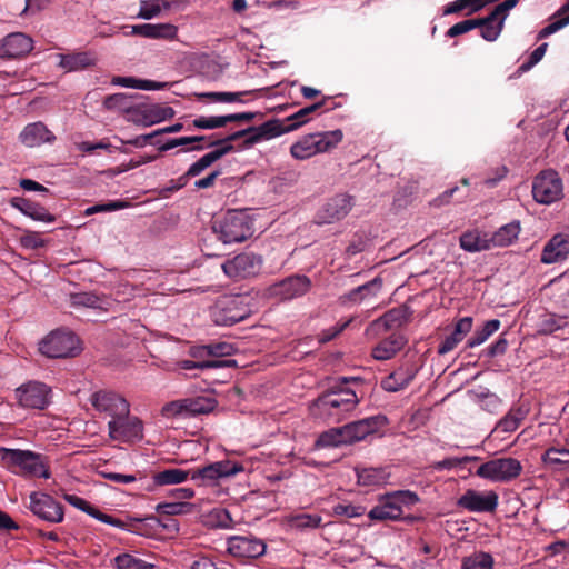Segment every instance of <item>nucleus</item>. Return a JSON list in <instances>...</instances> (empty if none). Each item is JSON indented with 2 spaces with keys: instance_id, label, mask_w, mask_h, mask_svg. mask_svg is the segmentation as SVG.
<instances>
[{
  "instance_id": "nucleus-45",
  "label": "nucleus",
  "mask_w": 569,
  "mask_h": 569,
  "mask_svg": "<svg viewBox=\"0 0 569 569\" xmlns=\"http://www.w3.org/2000/svg\"><path fill=\"white\" fill-rule=\"evenodd\" d=\"M500 328V321L492 319L487 321L481 328L477 329L472 337L468 340L469 348H476L485 343Z\"/></svg>"
},
{
  "instance_id": "nucleus-16",
  "label": "nucleus",
  "mask_w": 569,
  "mask_h": 569,
  "mask_svg": "<svg viewBox=\"0 0 569 569\" xmlns=\"http://www.w3.org/2000/svg\"><path fill=\"white\" fill-rule=\"evenodd\" d=\"M353 206V198L348 193H338L331 197L317 212L318 224L333 223L343 219Z\"/></svg>"
},
{
  "instance_id": "nucleus-8",
  "label": "nucleus",
  "mask_w": 569,
  "mask_h": 569,
  "mask_svg": "<svg viewBox=\"0 0 569 569\" xmlns=\"http://www.w3.org/2000/svg\"><path fill=\"white\" fill-rule=\"evenodd\" d=\"M533 199L541 204H551L562 197V181L553 170L541 171L532 182Z\"/></svg>"
},
{
  "instance_id": "nucleus-2",
  "label": "nucleus",
  "mask_w": 569,
  "mask_h": 569,
  "mask_svg": "<svg viewBox=\"0 0 569 569\" xmlns=\"http://www.w3.org/2000/svg\"><path fill=\"white\" fill-rule=\"evenodd\" d=\"M0 463L10 472L36 478H50L42 456L30 450L0 447Z\"/></svg>"
},
{
  "instance_id": "nucleus-26",
  "label": "nucleus",
  "mask_w": 569,
  "mask_h": 569,
  "mask_svg": "<svg viewBox=\"0 0 569 569\" xmlns=\"http://www.w3.org/2000/svg\"><path fill=\"white\" fill-rule=\"evenodd\" d=\"M473 320L471 317L460 318L456 325L453 332L448 336L438 347V352L440 355H446L453 350L458 343H460L467 333H469L472 329Z\"/></svg>"
},
{
  "instance_id": "nucleus-4",
  "label": "nucleus",
  "mask_w": 569,
  "mask_h": 569,
  "mask_svg": "<svg viewBox=\"0 0 569 569\" xmlns=\"http://www.w3.org/2000/svg\"><path fill=\"white\" fill-rule=\"evenodd\" d=\"M212 230L223 243L242 242L249 231V212L243 210H229L212 222Z\"/></svg>"
},
{
  "instance_id": "nucleus-47",
  "label": "nucleus",
  "mask_w": 569,
  "mask_h": 569,
  "mask_svg": "<svg viewBox=\"0 0 569 569\" xmlns=\"http://www.w3.org/2000/svg\"><path fill=\"white\" fill-rule=\"evenodd\" d=\"M321 522L322 518L319 515L297 513L289 517V525L299 530L319 528Z\"/></svg>"
},
{
  "instance_id": "nucleus-31",
  "label": "nucleus",
  "mask_w": 569,
  "mask_h": 569,
  "mask_svg": "<svg viewBox=\"0 0 569 569\" xmlns=\"http://www.w3.org/2000/svg\"><path fill=\"white\" fill-rule=\"evenodd\" d=\"M70 302L73 307H86L92 309L108 310L112 301L106 297H100L93 292H78L70 296Z\"/></svg>"
},
{
  "instance_id": "nucleus-41",
  "label": "nucleus",
  "mask_w": 569,
  "mask_h": 569,
  "mask_svg": "<svg viewBox=\"0 0 569 569\" xmlns=\"http://www.w3.org/2000/svg\"><path fill=\"white\" fill-rule=\"evenodd\" d=\"M178 368L181 370H207V369H219L226 367L236 366L234 360H207V359H197V360H181L177 363Z\"/></svg>"
},
{
  "instance_id": "nucleus-29",
  "label": "nucleus",
  "mask_w": 569,
  "mask_h": 569,
  "mask_svg": "<svg viewBox=\"0 0 569 569\" xmlns=\"http://www.w3.org/2000/svg\"><path fill=\"white\" fill-rule=\"evenodd\" d=\"M96 63V57L91 52H76L59 54V66L68 72L78 71Z\"/></svg>"
},
{
  "instance_id": "nucleus-61",
  "label": "nucleus",
  "mask_w": 569,
  "mask_h": 569,
  "mask_svg": "<svg viewBox=\"0 0 569 569\" xmlns=\"http://www.w3.org/2000/svg\"><path fill=\"white\" fill-rule=\"evenodd\" d=\"M309 121V118L306 116L302 109L298 110L296 113L289 116L286 119V127L288 131L297 130L302 124L307 123Z\"/></svg>"
},
{
  "instance_id": "nucleus-55",
  "label": "nucleus",
  "mask_w": 569,
  "mask_h": 569,
  "mask_svg": "<svg viewBox=\"0 0 569 569\" xmlns=\"http://www.w3.org/2000/svg\"><path fill=\"white\" fill-rule=\"evenodd\" d=\"M160 7L157 0H141L137 18L151 20L160 16Z\"/></svg>"
},
{
  "instance_id": "nucleus-9",
  "label": "nucleus",
  "mask_w": 569,
  "mask_h": 569,
  "mask_svg": "<svg viewBox=\"0 0 569 569\" xmlns=\"http://www.w3.org/2000/svg\"><path fill=\"white\" fill-rule=\"evenodd\" d=\"M29 509L39 519L49 523H60L64 519V510L52 496L33 491L29 496Z\"/></svg>"
},
{
  "instance_id": "nucleus-57",
  "label": "nucleus",
  "mask_w": 569,
  "mask_h": 569,
  "mask_svg": "<svg viewBox=\"0 0 569 569\" xmlns=\"http://www.w3.org/2000/svg\"><path fill=\"white\" fill-rule=\"evenodd\" d=\"M332 512L336 516H346L348 518H357L365 513V508L361 506L339 503L333 507Z\"/></svg>"
},
{
  "instance_id": "nucleus-7",
  "label": "nucleus",
  "mask_w": 569,
  "mask_h": 569,
  "mask_svg": "<svg viewBox=\"0 0 569 569\" xmlns=\"http://www.w3.org/2000/svg\"><path fill=\"white\" fill-rule=\"evenodd\" d=\"M108 432L113 441L131 445L142 440L143 423L138 417L131 416L129 412L109 420Z\"/></svg>"
},
{
  "instance_id": "nucleus-10",
  "label": "nucleus",
  "mask_w": 569,
  "mask_h": 569,
  "mask_svg": "<svg viewBox=\"0 0 569 569\" xmlns=\"http://www.w3.org/2000/svg\"><path fill=\"white\" fill-rule=\"evenodd\" d=\"M20 407L42 410L50 405L51 389L43 382L29 381L14 391Z\"/></svg>"
},
{
  "instance_id": "nucleus-32",
  "label": "nucleus",
  "mask_w": 569,
  "mask_h": 569,
  "mask_svg": "<svg viewBox=\"0 0 569 569\" xmlns=\"http://www.w3.org/2000/svg\"><path fill=\"white\" fill-rule=\"evenodd\" d=\"M249 120V112L232 113L227 116L199 117L193 120V126L199 129H214L226 126L228 122Z\"/></svg>"
},
{
  "instance_id": "nucleus-52",
  "label": "nucleus",
  "mask_w": 569,
  "mask_h": 569,
  "mask_svg": "<svg viewBox=\"0 0 569 569\" xmlns=\"http://www.w3.org/2000/svg\"><path fill=\"white\" fill-rule=\"evenodd\" d=\"M228 551L238 558H246L249 555V539L246 537L232 536L228 539Z\"/></svg>"
},
{
  "instance_id": "nucleus-62",
  "label": "nucleus",
  "mask_w": 569,
  "mask_h": 569,
  "mask_svg": "<svg viewBox=\"0 0 569 569\" xmlns=\"http://www.w3.org/2000/svg\"><path fill=\"white\" fill-rule=\"evenodd\" d=\"M91 517L103 522V523L110 525L112 527L120 528V529H127V526L124 525V522H122L121 520L113 518L107 513L101 512L97 508L94 509Z\"/></svg>"
},
{
  "instance_id": "nucleus-63",
  "label": "nucleus",
  "mask_w": 569,
  "mask_h": 569,
  "mask_svg": "<svg viewBox=\"0 0 569 569\" xmlns=\"http://www.w3.org/2000/svg\"><path fill=\"white\" fill-rule=\"evenodd\" d=\"M508 173V169L505 166L498 167L492 170V173L490 177L486 178L483 183L492 188L495 187L499 181H501Z\"/></svg>"
},
{
  "instance_id": "nucleus-43",
  "label": "nucleus",
  "mask_w": 569,
  "mask_h": 569,
  "mask_svg": "<svg viewBox=\"0 0 569 569\" xmlns=\"http://www.w3.org/2000/svg\"><path fill=\"white\" fill-rule=\"evenodd\" d=\"M412 378H413L412 372H410L408 370L399 369V370L392 372L391 375H389L388 377H386L381 381V387L386 391L396 392V391L403 389L406 386H408L409 382L412 380Z\"/></svg>"
},
{
  "instance_id": "nucleus-60",
  "label": "nucleus",
  "mask_w": 569,
  "mask_h": 569,
  "mask_svg": "<svg viewBox=\"0 0 569 569\" xmlns=\"http://www.w3.org/2000/svg\"><path fill=\"white\" fill-rule=\"evenodd\" d=\"M350 322H351V319L346 320V321H343L341 323H336L333 327L325 330L319 336V341L318 342L319 343H325V342L330 341L331 339L337 337L341 331H343L349 326Z\"/></svg>"
},
{
  "instance_id": "nucleus-33",
  "label": "nucleus",
  "mask_w": 569,
  "mask_h": 569,
  "mask_svg": "<svg viewBox=\"0 0 569 569\" xmlns=\"http://www.w3.org/2000/svg\"><path fill=\"white\" fill-rule=\"evenodd\" d=\"M358 483L361 486H382L388 482L390 473L386 468L356 469Z\"/></svg>"
},
{
  "instance_id": "nucleus-58",
  "label": "nucleus",
  "mask_w": 569,
  "mask_h": 569,
  "mask_svg": "<svg viewBox=\"0 0 569 569\" xmlns=\"http://www.w3.org/2000/svg\"><path fill=\"white\" fill-rule=\"evenodd\" d=\"M475 28H478V22L476 19L463 20L450 27L447 31V36L453 38L463 34Z\"/></svg>"
},
{
  "instance_id": "nucleus-64",
  "label": "nucleus",
  "mask_w": 569,
  "mask_h": 569,
  "mask_svg": "<svg viewBox=\"0 0 569 569\" xmlns=\"http://www.w3.org/2000/svg\"><path fill=\"white\" fill-rule=\"evenodd\" d=\"M401 312L398 310H391L387 312L383 317L378 320V323L389 329L396 326V323H400Z\"/></svg>"
},
{
  "instance_id": "nucleus-42",
  "label": "nucleus",
  "mask_w": 569,
  "mask_h": 569,
  "mask_svg": "<svg viewBox=\"0 0 569 569\" xmlns=\"http://www.w3.org/2000/svg\"><path fill=\"white\" fill-rule=\"evenodd\" d=\"M346 445H348V440L345 426L331 428L322 432L316 441V446L320 448L339 447Z\"/></svg>"
},
{
  "instance_id": "nucleus-1",
  "label": "nucleus",
  "mask_w": 569,
  "mask_h": 569,
  "mask_svg": "<svg viewBox=\"0 0 569 569\" xmlns=\"http://www.w3.org/2000/svg\"><path fill=\"white\" fill-rule=\"evenodd\" d=\"M349 379L343 383L322 393L311 406L315 417L323 420L339 421L346 413L351 412L359 403L358 391L348 387Z\"/></svg>"
},
{
  "instance_id": "nucleus-20",
  "label": "nucleus",
  "mask_w": 569,
  "mask_h": 569,
  "mask_svg": "<svg viewBox=\"0 0 569 569\" xmlns=\"http://www.w3.org/2000/svg\"><path fill=\"white\" fill-rule=\"evenodd\" d=\"M33 48V40L22 32H13L0 41V58L23 57Z\"/></svg>"
},
{
  "instance_id": "nucleus-35",
  "label": "nucleus",
  "mask_w": 569,
  "mask_h": 569,
  "mask_svg": "<svg viewBox=\"0 0 569 569\" xmlns=\"http://www.w3.org/2000/svg\"><path fill=\"white\" fill-rule=\"evenodd\" d=\"M223 272L231 279H246L249 273V254L241 253L222 264Z\"/></svg>"
},
{
  "instance_id": "nucleus-53",
  "label": "nucleus",
  "mask_w": 569,
  "mask_h": 569,
  "mask_svg": "<svg viewBox=\"0 0 569 569\" xmlns=\"http://www.w3.org/2000/svg\"><path fill=\"white\" fill-rule=\"evenodd\" d=\"M19 243L23 249L36 250L46 246L47 241L39 232L26 230L19 238Z\"/></svg>"
},
{
  "instance_id": "nucleus-56",
  "label": "nucleus",
  "mask_w": 569,
  "mask_h": 569,
  "mask_svg": "<svg viewBox=\"0 0 569 569\" xmlns=\"http://www.w3.org/2000/svg\"><path fill=\"white\" fill-rule=\"evenodd\" d=\"M552 20L553 21L551 23H549L548 26H546L545 28H542L539 31L538 39L547 38L569 24V19L567 18V16L565 18H560V17L553 18L552 17Z\"/></svg>"
},
{
  "instance_id": "nucleus-21",
  "label": "nucleus",
  "mask_w": 569,
  "mask_h": 569,
  "mask_svg": "<svg viewBox=\"0 0 569 569\" xmlns=\"http://www.w3.org/2000/svg\"><path fill=\"white\" fill-rule=\"evenodd\" d=\"M569 256V233L560 232L545 244L540 261L545 264L563 262Z\"/></svg>"
},
{
  "instance_id": "nucleus-48",
  "label": "nucleus",
  "mask_w": 569,
  "mask_h": 569,
  "mask_svg": "<svg viewBox=\"0 0 569 569\" xmlns=\"http://www.w3.org/2000/svg\"><path fill=\"white\" fill-rule=\"evenodd\" d=\"M493 558L487 552H475L462 561V569H492Z\"/></svg>"
},
{
  "instance_id": "nucleus-13",
  "label": "nucleus",
  "mask_w": 569,
  "mask_h": 569,
  "mask_svg": "<svg viewBox=\"0 0 569 569\" xmlns=\"http://www.w3.org/2000/svg\"><path fill=\"white\" fill-rule=\"evenodd\" d=\"M249 316V305L242 296L224 297L214 311V321L221 326H232Z\"/></svg>"
},
{
  "instance_id": "nucleus-34",
  "label": "nucleus",
  "mask_w": 569,
  "mask_h": 569,
  "mask_svg": "<svg viewBox=\"0 0 569 569\" xmlns=\"http://www.w3.org/2000/svg\"><path fill=\"white\" fill-rule=\"evenodd\" d=\"M527 416V409L512 408L495 427L493 433H511L518 429Z\"/></svg>"
},
{
  "instance_id": "nucleus-6",
  "label": "nucleus",
  "mask_w": 569,
  "mask_h": 569,
  "mask_svg": "<svg viewBox=\"0 0 569 569\" xmlns=\"http://www.w3.org/2000/svg\"><path fill=\"white\" fill-rule=\"evenodd\" d=\"M522 471V466L515 458H497L482 463L476 475L491 482H508L516 479Z\"/></svg>"
},
{
  "instance_id": "nucleus-23",
  "label": "nucleus",
  "mask_w": 569,
  "mask_h": 569,
  "mask_svg": "<svg viewBox=\"0 0 569 569\" xmlns=\"http://www.w3.org/2000/svg\"><path fill=\"white\" fill-rule=\"evenodd\" d=\"M234 348L231 343L220 341L191 348L190 355L196 359L221 360L220 358L232 355Z\"/></svg>"
},
{
  "instance_id": "nucleus-51",
  "label": "nucleus",
  "mask_w": 569,
  "mask_h": 569,
  "mask_svg": "<svg viewBox=\"0 0 569 569\" xmlns=\"http://www.w3.org/2000/svg\"><path fill=\"white\" fill-rule=\"evenodd\" d=\"M223 150H214L209 153H206L198 161L192 163L187 171V176L196 177L199 176L204 169L211 166L214 161H217L222 154Z\"/></svg>"
},
{
  "instance_id": "nucleus-40",
  "label": "nucleus",
  "mask_w": 569,
  "mask_h": 569,
  "mask_svg": "<svg viewBox=\"0 0 569 569\" xmlns=\"http://www.w3.org/2000/svg\"><path fill=\"white\" fill-rule=\"evenodd\" d=\"M520 224L519 222H511L502 226L492 236L490 241L492 247H506L511 244L519 236Z\"/></svg>"
},
{
  "instance_id": "nucleus-49",
  "label": "nucleus",
  "mask_w": 569,
  "mask_h": 569,
  "mask_svg": "<svg viewBox=\"0 0 569 569\" xmlns=\"http://www.w3.org/2000/svg\"><path fill=\"white\" fill-rule=\"evenodd\" d=\"M193 510V505L184 501L161 502L156 506V511L167 516L187 515Z\"/></svg>"
},
{
  "instance_id": "nucleus-18",
  "label": "nucleus",
  "mask_w": 569,
  "mask_h": 569,
  "mask_svg": "<svg viewBox=\"0 0 569 569\" xmlns=\"http://www.w3.org/2000/svg\"><path fill=\"white\" fill-rule=\"evenodd\" d=\"M386 423L387 418L377 415L345 425L348 445L363 440L369 435L379 431Z\"/></svg>"
},
{
  "instance_id": "nucleus-39",
  "label": "nucleus",
  "mask_w": 569,
  "mask_h": 569,
  "mask_svg": "<svg viewBox=\"0 0 569 569\" xmlns=\"http://www.w3.org/2000/svg\"><path fill=\"white\" fill-rule=\"evenodd\" d=\"M476 21L480 28L481 37L486 41H495L499 37L505 23L501 18L493 16V12L483 19H476Z\"/></svg>"
},
{
  "instance_id": "nucleus-38",
  "label": "nucleus",
  "mask_w": 569,
  "mask_h": 569,
  "mask_svg": "<svg viewBox=\"0 0 569 569\" xmlns=\"http://www.w3.org/2000/svg\"><path fill=\"white\" fill-rule=\"evenodd\" d=\"M545 463L553 470L569 469V449L565 447H552L543 453Z\"/></svg>"
},
{
  "instance_id": "nucleus-22",
  "label": "nucleus",
  "mask_w": 569,
  "mask_h": 569,
  "mask_svg": "<svg viewBox=\"0 0 569 569\" xmlns=\"http://www.w3.org/2000/svg\"><path fill=\"white\" fill-rule=\"evenodd\" d=\"M131 34L148 39L174 40L178 37V27L172 23H143L131 26Z\"/></svg>"
},
{
  "instance_id": "nucleus-36",
  "label": "nucleus",
  "mask_w": 569,
  "mask_h": 569,
  "mask_svg": "<svg viewBox=\"0 0 569 569\" xmlns=\"http://www.w3.org/2000/svg\"><path fill=\"white\" fill-rule=\"evenodd\" d=\"M190 471L179 469V468H169L162 471L156 472L152 477L154 485L157 486H171L179 485L187 481L191 478Z\"/></svg>"
},
{
  "instance_id": "nucleus-5",
  "label": "nucleus",
  "mask_w": 569,
  "mask_h": 569,
  "mask_svg": "<svg viewBox=\"0 0 569 569\" xmlns=\"http://www.w3.org/2000/svg\"><path fill=\"white\" fill-rule=\"evenodd\" d=\"M81 350L77 336L67 330H56L39 343V351L49 358L74 357Z\"/></svg>"
},
{
  "instance_id": "nucleus-54",
  "label": "nucleus",
  "mask_w": 569,
  "mask_h": 569,
  "mask_svg": "<svg viewBox=\"0 0 569 569\" xmlns=\"http://www.w3.org/2000/svg\"><path fill=\"white\" fill-rule=\"evenodd\" d=\"M390 497L396 505L403 510V507H411L419 501V497L416 492L410 490H398L389 492Z\"/></svg>"
},
{
  "instance_id": "nucleus-3",
  "label": "nucleus",
  "mask_w": 569,
  "mask_h": 569,
  "mask_svg": "<svg viewBox=\"0 0 569 569\" xmlns=\"http://www.w3.org/2000/svg\"><path fill=\"white\" fill-rule=\"evenodd\" d=\"M342 138L343 133L339 129L306 134L291 144L290 154L297 160H307L332 150Z\"/></svg>"
},
{
  "instance_id": "nucleus-24",
  "label": "nucleus",
  "mask_w": 569,
  "mask_h": 569,
  "mask_svg": "<svg viewBox=\"0 0 569 569\" xmlns=\"http://www.w3.org/2000/svg\"><path fill=\"white\" fill-rule=\"evenodd\" d=\"M21 142L27 147H37L44 142L54 140V136L42 122L28 124L19 136Z\"/></svg>"
},
{
  "instance_id": "nucleus-27",
  "label": "nucleus",
  "mask_w": 569,
  "mask_h": 569,
  "mask_svg": "<svg viewBox=\"0 0 569 569\" xmlns=\"http://www.w3.org/2000/svg\"><path fill=\"white\" fill-rule=\"evenodd\" d=\"M459 243L462 250L471 253L489 250L492 247L490 236L478 229L463 232Z\"/></svg>"
},
{
  "instance_id": "nucleus-25",
  "label": "nucleus",
  "mask_w": 569,
  "mask_h": 569,
  "mask_svg": "<svg viewBox=\"0 0 569 569\" xmlns=\"http://www.w3.org/2000/svg\"><path fill=\"white\" fill-rule=\"evenodd\" d=\"M403 510L395 503L389 493L379 497V505L373 507L368 516L371 520H398Z\"/></svg>"
},
{
  "instance_id": "nucleus-59",
  "label": "nucleus",
  "mask_w": 569,
  "mask_h": 569,
  "mask_svg": "<svg viewBox=\"0 0 569 569\" xmlns=\"http://www.w3.org/2000/svg\"><path fill=\"white\" fill-rule=\"evenodd\" d=\"M64 500L74 508L88 513L89 516H91L96 509V507L90 505L87 500L76 495H64Z\"/></svg>"
},
{
  "instance_id": "nucleus-14",
  "label": "nucleus",
  "mask_w": 569,
  "mask_h": 569,
  "mask_svg": "<svg viewBox=\"0 0 569 569\" xmlns=\"http://www.w3.org/2000/svg\"><path fill=\"white\" fill-rule=\"evenodd\" d=\"M89 400L97 411L106 413L110 420L130 412L127 399L112 390H98L91 395Z\"/></svg>"
},
{
  "instance_id": "nucleus-12",
  "label": "nucleus",
  "mask_w": 569,
  "mask_h": 569,
  "mask_svg": "<svg viewBox=\"0 0 569 569\" xmlns=\"http://www.w3.org/2000/svg\"><path fill=\"white\" fill-rule=\"evenodd\" d=\"M243 470V465L238 461L222 460L192 471L191 479L201 486H214L220 479L234 476Z\"/></svg>"
},
{
  "instance_id": "nucleus-30",
  "label": "nucleus",
  "mask_w": 569,
  "mask_h": 569,
  "mask_svg": "<svg viewBox=\"0 0 569 569\" xmlns=\"http://www.w3.org/2000/svg\"><path fill=\"white\" fill-rule=\"evenodd\" d=\"M382 287V280L375 278L373 280L359 286L348 293V299L355 303L371 302L376 299Z\"/></svg>"
},
{
  "instance_id": "nucleus-28",
  "label": "nucleus",
  "mask_w": 569,
  "mask_h": 569,
  "mask_svg": "<svg viewBox=\"0 0 569 569\" xmlns=\"http://www.w3.org/2000/svg\"><path fill=\"white\" fill-rule=\"evenodd\" d=\"M287 132L289 131L284 122L278 119L268 120L258 127H251V144L277 138Z\"/></svg>"
},
{
  "instance_id": "nucleus-46",
  "label": "nucleus",
  "mask_w": 569,
  "mask_h": 569,
  "mask_svg": "<svg viewBox=\"0 0 569 569\" xmlns=\"http://www.w3.org/2000/svg\"><path fill=\"white\" fill-rule=\"evenodd\" d=\"M14 206L24 216L31 218L32 220L47 222V223L54 221V217L48 210H46L43 207H40L38 204L31 203L26 200H21V204L14 203Z\"/></svg>"
},
{
  "instance_id": "nucleus-37",
  "label": "nucleus",
  "mask_w": 569,
  "mask_h": 569,
  "mask_svg": "<svg viewBox=\"0 0 569 569\" xmlns=\"http://www.w3.org/2000/svg\"><path fill=\"white\" fill-rule=\"evenodd\" d=\"M405 345L401 336H391L381 341L373 350L372 356L377 360H388L392 358Z\"/></svg>"
},
{
  "instance_id": "nucleus-44",
  "label": "nucleus",
  "mask_w": 569,
  "mask_h": 569,
  "mask_svg": "<svg viewBox=\"0 0 569 569\" xmlns=\"http://www.w3.org/2000/svg\"><path fill=\"white\" fill-rule=\"evenodd\" d=\"M111 83L113 86L139 90H159L164 87V83L156 82L152 80L137 79L134 77H113L111 79Z\"/></svg>"
},
{
  "instance_id": "nucleus-11",
  "label": "nucleus",
  "mask_w": 569,
  "mask_h": 569,
  "mask_svg": "<svg viewBox=\"0 0 569 569\" xmlns=\"http://www.w3.org/2000/svg\"><path fill=\"white\" fill-rule=\"evenodd\" d=\"M216 400L210 397H196L174 400L162 408V415L167 418L188 417L203 415L212 411Z\"/></svg>"
},
{
  "instance_id": "nucleus-17",
  "label": "nucleus",
  "mask_w": 569,
  "mask_h": 569,
  "mask_svg": "<svg viewBox=\"0 0 569 569\" xmlns=\"http://www.w3.org/2000/svg\"><path fill=\"white\" fill-rule=\"evenodd\" d=\"M498 495L492 490L469 489L458 499V506L470 512H492L498 506Z\"/></svg>"
},
{
  "instance_id": "nucleus-50",
  "label": "nucleus",
  "mask_w": 569,
  "mask_h": 569,
  "mask_svg": "<svg viewBox=\"0 0 569 569\" xmlns=\"http://www.w3.org/2000/svg\"><path fill=\"white\" fill-rule=\"evenodd\" d=\"M117 569H153V565L129 553H122L116 557Z\"/></svg>"
},
{
  "instance_id": "nucleus-19",
  "label": "nucleus",
  "mask_w": 569,
  "mask_h": 569,
  "mask_svg": "<svg viewBox=\"0 0 569 569\" xmlns=\"http://www.w3.org/2000/svg\"><path fill=\"white\" fill-rule=\"evenodd\" d=\"M310 289V280L305 276L289 277L272 287H270V296L278 297L282 300H291L306 295Z\"/></svg>"
},
{
  "instance_id": "nucleus-15",
  "label": "nucleus",
  "mask_w": 569,
  "mask_h": 569,
  "mask_svg": "<svg viewBox=\"0 0 569 569\" xmlns=\"http://www.w3.org/2000/svg\"><path fill=\"white\" fill-rule=\"evenodd\" d=\"M173 116L174 110L162 104L138 106L128 110V121L144 128L171 119Z\"/></svg>"
}]
</instances>
